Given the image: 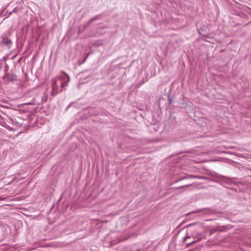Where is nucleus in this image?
<instances>
[{"label": "nucleus", "mask_w": 251, "mask_h": 251, "mask_svg": "<svg viewBox=\"0 0 251 251\" xmlns=\"http://www.w3.org/2000/svg\"><path fill=\"white\" fill-rule=\"evenodd\" d=\"M70 81L69 76L65 73L62 72L59 75L55 77L52 80V96L57 95L61 92Z\"/></svg>", "instance_id": "obj_1"}, {"label": "nucleus", "mask_w": 251, "mask_h": 251, "mask_svg": "<svg viewBox=\"0 0 251 251\" xmlns=\"http://www.w3.org/2000/svg\"><path fill=\"white\" fill-rule=\"evenodd\" d=\"M201 177L198 176H195L193 175H186L183 176H182L180 177L176 181V182H177L178 181H180L181 180L185 179H191V178H200Z\"/></svg>", "instance_id": "obj_2"}, {"label": "nucleus", "mask_w": 251, "mask_h": 251, "mask_svg": "<svg viewBox=\"0 0 251 251\" xmlns=\"http://www.w3.org/2000/svg\"><path fill=\"white\" fill-rule=\"evenodd\" d=\"M188 236H186L184 238V241H185L187 238H188Z\"/></svg>", "instance_id": "obj_7"}, {"label": "nucleus", "mask_w": 251, "mask_h": 251, "mask_svg": "<svg viewBox=\"0 0 251 251\" xmlns=\"http://www.w3.org/2000/svg\"><path fill=\"white\" fill-rule=\"evenodd\" d=\"M203 210L204 211V213L207 215H214L216 213V211L211 208H205Z\"/></svg>", "instance_id": "obj_4"}, {"label": "nucleus", "mask_w": 251, "mask_h": 251, "mask_svg": "<svg viewBox=\"0 0 251 251\" xmlns=\"http://www.w3.org/2000/svg\"><path fill=\"white\" fill-rule=\"evenodd\" d=\"M101 18V15H98L95 16L94 17L91 19L87 22V23H86L84 27L85 28L86 27L89 25L91 24L92 22H93L95 21H97V20H100Z\"/></svg>", "instance_id": "obj_3"}, {"label": "nucleus", "mask_w": 251, "mask_h": 251, "mask_svg": "<svg viewBox=\"0 0 251 251\" xmlns=\"http://www.w3.org/2000/svg\"><path fill=\"white\" fill-rule=\"evenodd\" d=\"M169 100L170 101V103H171V100L170 99H169Z\"/></svg>", "instance_id": "obj_8"}, {"label": "nucleus", "mask_w": 251, "mask_h": 251, "mask_svg": "<svg viewBox=\"0 0 251 251\" xmlns=\"http://www.w3.org/2000/svg\"><path fill=\"white\" fill-rule=\"evenodd\" d=\"M191 185V184H186V185H184L179 186L177 188L178 189H182V188H184L185 187H189V186H190Z\"/></svg>", "instance_id": "obj_5"}, {"label": "nucleus", "mask_w": 251, "mask_h": 251, "mask_svg": "<svg viewBox=\"0 0 251 251\" xmlns=\"http://www.w3.org/2000/svg\"><path fill=\"white\" fill-rule=\"evenodd\" d=\"M70 106V105H68L67 108H68Z\"/></svg>", "instance_id": "obj_9"}, {"label": "nucleus", "mask_w": 251, "mask_h": 251, "mask_svg": "<svg viewBox=\"0 0 251 251\" xmlns=\"http://www.w3.org/2000/svg\"><path fill=\"white\" fill-rule=\"evenodd\" d=\"M198 241H199V239L197 240L194 241H193V242H191V243H190L189 244H187V247H189L190 245H192L193 244H194V243H195L196 242H197Z\"/></svg>", "instance_id": "obj_6"}]
</instances>
